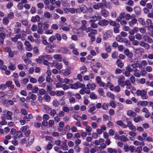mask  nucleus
I'll return each instance as SVG.
<instances>
[{
	"label": "nucleus",
	"instance_id": "obj_30",
	"mask_svg": "<svg viewBox=\"0 0 153 153\" xmlns=\"http://www.w3.org/2000/svg\"><path fill=\"white\" fill-rule=\"evenodd\" d=\"M104 142V140L102 138H100L99 140H96L94 142L95 144L97 146L100 145L101 143Z\"/></svg>",
	"mask_w": 153,
	"mask_h": 153
},
{
	"label": "nucleus",
	"instance_id": "obj_53",
	"mask_svg": "<svg viewBox=\"0 0 153 153\" xmlns=\"http://www.w3.org/2000/svg\"><path fill=\"white\" fill-rule=\"evenodd\" d=\"M90 97L92 99L95 100L97 98V96L93 92H91L90 94Z\"/></svg>",
	"mask_w": 153,
	"mask_h": 153
},
{
	"label": "nucleus",
	"instance_id": "obj_55",
	"mask_svg": "<svg viewBox=\"0 0 153 153\" xmlns=\"http://www.w3.org/2000/svg\"><path fill=\"white\" fill-rule=\"evenodd\" d=\"M135 13L137 14H139L140 12V8L138 7H136L134 9Z\"/></svg>",
	"mask_w": 153,
	"mask_h": 153
},
{
	"label": "nucleus",
	"instance_id": "obj_45",
	"mask_svg": "<svg viewBox=\"0 0 153 153\" xmlns=\"http://www.w3.org/2000/svg\"><path fill=\"white\" fill-rule=\"evenodd\" d=\"M17 48L21 50L22 51H24V49H22L23 44L20 41H18L17 42Z\"/></svg>",
	"mask_w": 153,
	"mask_h": 153
},
{
	"label": "nucleus",
	"instance_id": "obj_56",
	"mask_svg": "<svg viewBox=\"0 0 153 153\" xmlns=\"http://www.w3.org/2000/svg\"><path fill=\"white\" fill-rule=\"evenodd\" d=\"M85 129L86 132L90 133L92 130V128L90 126L88 125L85 126Z\"/></svg>",
	"mask_w": 153,
	"mask_h": 153
},
{
	"label": "nucleus",
	"instance_id": "obj_27",
	"mask_svg": "<svg viewBox=\"0 0 153 153\" xmlns=\"http://www.w3.org/2000/svg\"><path fill=\"white\" fill-rule=\"evenodd\" d=\"M54 59L59 61H61L62 60V56L59 54H55L53 56Z\"/></svg>",
	"mask_w": 153,
	"mask_h": 153
},
{
	"label": "nucleus",
	"instance_id": "obj_60",
	"mask_svg": "<svg viewBox=\"0 0 153 153\" xmlns=\"http://www.w3.org/2000/svg\"><path fill=\"white\" fill-rule=\"evenodd\" d=\"M56 114V111L54 109L51 110L50 112V115L53 117L55 116Z\"/></svg>",
	"mask_w": 153,
	"mask_h": 153
},
{
	"label": "nucleus",
	"instance_id": "obj_32",
	"mask_svg": "<svg viewBox=\"0 0 153 153\" xmlns=\"http://www.w3.org/2000/svg\"><path fill=\"white\" fill-rule=\"evenodd\" d=\"M153 148L152 145H150L149 148L146 146H144L143 148V150L145 152L147 153L149 150L152 149Z\"/></svg>",
	"mask_w": 153,
	"mask_h": 153
},
{
	"label": "nucleus",
	"instance_id": "obj_63",
	"mask_svg": "<svg viewBox=\"0 0 153 153\" xmlns=\"http://www.w3.org/2000/svg\"><path fill=\"white\" fill-rule=\"evenodd\" d=\"M110 106L113 108H115L116 107V104L113 100L111 101L110 102Z\"/></svg>",
	"mask_w": 153,
	"mask_h": 153
},
{
	"label": "nucleus",
	"instance_id": "obj_24",
	"mask_svg": "<svg viewBox=\"0 0 153 153\" xmlns=\"http://www.w3.org/2000/svg\"><path fill=\"white\" fill-rule=\"evenodd\" d=\"M116 124L118 125L121 126L122 128H126V125L123 123V121L121 120H119L117 121Z\"/></svg>",
	"mask_w": 153,
	"mask_h": 153
},
{
	"label": "nucleus",
	"instance_id": "obj_2",
	"mask_svg": "<svg viewBox=\"0 0 153 153\" xmlns=\"http://www.w3.org/2000/svg\"><path fill=\"white\" fill-rule=\"evenodd\" d=\"M69 86L70 88L72 89H76L81 88H85V84H81L79 82H76L74 84H69Z\"/></svg>",
	"mask_w": 153,
	"mask_h": 153
},
{
	"label": "nucleus",
	"instance_id": "obj_46",
	"mask_svg": "<svg viewBox=\"0 0 153 153\" xmlns=\"http://www.w3.org/2000/svg\"><path fill=\"white\" fill-rule=\"evenodd\" d=\"M147 64V63L146 61L143 60L141 62L140 64H139L140 66L141 65V66H140V68L142 67L143 66H145Z\"/></svg>",
	"mask_w": 153,
	"mask_h": 153
},
{
	"label": "nucleus",
	"instance_id": "obj_34",
	"mask_svg": "<svg viewBox=\"0 0 153 153\" xmlns=\"http://www.w3.org/2000/svg\"><path fill=\"white\" fill-rule=\"evenodd\" d=\"M133 120L135 122L137 123L143 120V117L141 116H137L134 117Z\"/></svg>",
	"mask_w": 153,
	"mask_h": 153
},
{
	"label": "nucleus",
	"instance_id": "obj_4",
	"mask_svg": "<svg viewBox=\"0 0 153 153\" xmlns=\"http://www.w3.org/2000/svg\"><path fill=\"white\" fill-rule=\"evenodd\" d=\"M112 33V30L107 31L103 35V39L106 40L108 38L111 37L113 35Z\"/></svg>",
	"mask_w": 153,
	"mask_h": 153
},
{
	"label": "nucleus",
	"instance_id": "obj_9",
	"mask_svg": "<svg viewBox=\"0 0 153 153\" xmlns=\"http://www.w3.org/2000/svg\"><path fill=\"white\" fill-rule=\"evenodd\" d=\"M125 77L123 76H121L118 78V85L124 87L125 85L124 84V80Z\"/></svg>",
	"mask_w": 153,
	"mask_h": 153
},
{
	"label": "nucleus",
	"instance_id": "obj_21",
	"mask_svg": "<svg viewBox=\"0 0 153 153\" xmlns=\"http://www.w3.org/2000/svg\"><path fill=\"white\" fill-rule=\"evenodd\" d=\"M101 13L102 15L105 18L108 17L109 15L108 12L105 9L102 10Z\"/></svg>",
	"mask_w": 153,
	"mask_h": 153
},
{
	"label": "nucleus",
	"instance_id": "obj_22",
	"mask_svg": "<svg viewBox=\"0 0 153 153\" xmlns=\"http://www.w3.org/2000/svg\"><path fill=\"white\" fill-rule=\"evenodd\" d=\"M71 92H69L68 93V96L69 98V102L71 103H74L75 102V99L74 97H71Z\"/></svg>",
	"mask_w": 153,
	"mask_h": 153
},
{
	"label": "nucleus",
	"instance_id": "obj_28",
	"mask_svg": "<svg viewBox=\"0 0 153 153\" xmlns=\"http://www.w3.org/2000/svg\"><path fill=\"white\" fill-rule=\"evenodd\" d=\"M137 21V20L135 18L133 19L131 21L128 22V24L130 27H133Z\"/></svg>",
	"mask_w": 153,
	"mask_h": 153
},
{
	"label": "nucleus",
	"instance_id": "obj_35",
	"mask_svg": "<svg viewBox=\"0 0 153 153\" xmlns=\"http://www.w3.org/2000/svg\"><path fill=\"white\" fill-rule=\"evenodd\" d=\"M55 8V7L52 5H49L45 7V9L46 10H48L50 11H52L54 10Z\"/></svg>",
	"mask_w": 153,
	"mask_h": 153
},
{
	"label": "nucleus",
	"instance_id": "obj_16",
	"mask_svg": "<svg viewBox=\"0 0 153 153\" xmlns=\"http://www.w3.org/2000/svg\"><path fill=\"white\" fill-rule=\"evenodd\" d=\"M34 140V137L32 135L30 136L28 139V143L27 144V146H30Z\"/></svg>",
	"mask_w": 153,
	"mask_h": 153
},
{
	"label": "nucleus",
	"instance_id": "obj_10",
	"mask_svg": "<svg viewBox=\"0 0 153 153\" xmlns=\"http://www.w3.org/2000/svg\"><path fill=\"white\" fill-rule=\"evenodd\" d=\"M3 112H4L6 113L5 117L6 119L7 120H11L12 117V116L13 115V113L9 111L5 110Z\"/></svg>",
	"mask_w": 153,
	"mask_h": 153
},
{
	"label": "nucleus",
	"instance_id": "obj_58",
	"mask_svg": "<svg viewBox=\"0 0 153 153\" xmlns=\"http://www.w3.org/2000/svg\"><path fill=\"white\" fill-rule=\"evenodd\" d=\"M102 108L104 110H107L108 108V105L106 103H104L102 106Z\"/></svg>",
	"mask_w": 153,
	"mask_h": 153
},
{
	"label": "nucleus",
	"instance_id": "obj_40",
	"mask_svg": "<svg viewBox=\"0 0 153 153\" xmlns=\"http://www.w3.org/2000/svg\"><path fill=\"white\" fill-rule=\"evenodd\" d=\"M120 140L124 142H126L128 140V138L124 135H122L120 136Z\"/></svg>",
	"mask_w": 153,
	"mask_h": 153
},
{
	"label": "nucleus",
	"instance_id": "obj_15",
	"mask_svg": "<svg viewBox=\"0 0 153 153\" xmlns=\"http://www.w3.org/2000/svg\"><path fill=\"white\" fill-rule=\"evenodd\" d=\"M109 23V22L106 19H103L102 20H99L98 23L99 25L100 26H106Z\"/></svg>",
	"mask_w": 153,
	"mask_h": 153
},
{
	"label": "nucleus",
	"instance_id": "obj_48",
	"mask_svg": "<svg viewBox=\"0 0 153 153\" xmlns=\"http://www.w3.org/2000/svg\"><path fill=\"white\" fill-rule=\"evenodd\" d=\"M106 96L112 99H114L115 98L114 95L110 92H107L106 94Z\"/></svg>",
	"mask_w": 153,
	"mask_h": 153
},
{
	"label": "nucleus",
	"instance_id": "obj_12",
	"mask_svg": "<svg viewBox=\"0 0 153 153\" xmlns=\"http://www.w3.org/2000/svg\"><path fill=\"white\" fill-rule=\"evenodd\" d=\"M24 44L25 46V49L27 51H30L32 50V46L28 41H26L25 42Z\"/></svg>",
	"mask_w": 153,
	"mask_h": 153
},
{
	"label": "nucleus",
	"instance_id": "obj_52",
	"mask_svg": "<svg viewBox=\"0 0 153 153\" xmlns=\"http://www.w3.org/2000/svg\"><path fill=\"white\" fill-rule=\"evenodd\" d=\"M135 37L136 39L138 40H141L142 37L141 35L139 33H137L135 35Z\"/></svg>",
	"mask_w": 153,
	"mask_h": 153
},
{
	"label": "nucleus",
	"instance_id": "obj_36",
	"mask_svg": "<svg viewBox=\"0 0 153 153\" xmlns=\"http://www.w3.org/2000/svg\"><path fill=\"white\" fill-rule=\"evenodd\" d=\"M105 49L106 51L108 52H110L111 51V49L108 43L105 42Z\"/></svg>",
	"mask_w": 153,
	"mask_h": 153
},
{
	"label": "nucleus",
	"instance_id": "obj_5",
	"mask_svg": "<svg viewBox=\"0 0 153 153\" xmlns=\"http://www.w3.org/2000/svg\"><path fill=\"white\" fill-rule=\"evenodd\" d=\"M134 55L137 58H140L144 52L143 51L141 50L139 48H136L134 50Z\"/></svg>",
	"mask_w": 153,
	"mask_h": 153
},
{
	"label": "nucleus",
	"instance_id": "obj_33",
	"mask_svg": "<svg viewBox=\"0 0 153 153\" xmlns=\"http://www.w3.org/2000/svg\"><path fill=\"white\" fill-rule=\"evenodd\" d=\"M125 86L126 85V88L130 89L131 88V82L129 80H126L124 82Z\"/></svg>",
	"mask_w": 153,
	"mask_h": 153
},
{
	"label": "nucleus",
	"instance_id": "obj_37",
	"mask_svg": "<svg viewBox=\"0 0 153 153\" xmlns=\"http://www.w3.org/2000/svg\"><path fill=\"white\" fill-rule=\"evenodd\" d=\"M43 98L45 101L48 102H50L51 99V97L48 94H45L43 97Z\"/></svg>",
	"mask_w": 153,
	"mask_h": 153
},
{
	"label": "nucleus",
	"instance_id": "obj_43",
	"mask_svg": "<svg viewBox=\"0 0 153 153\" xmlns=\"http://www.w3.org/2000/svg\"><path fill=\"white\" fill-rule=\"evenodd\" d=\"M32 118V114H29L27 116H25L23 117V119L25 120L26 121H29L30 119Z\"/></svg>",
	"mask_w": 153,
	"mask_h": 153
},
{
	"label": "nucleus",
	"instance_id": "obj_51",
	"mask_svg": "<svg viewBox=\"0 0 153 153\" xmlns=\"http://www.w3.org/2000/svg\"><path fill=\"white\" fill-rule=\"evenodd\" d=\"M63 111L65 112L68 113L70 111L69 108L67 106H65L62 108Z\"/></svg>",
	"mask_w": 153,
	"mask_h": 153
},
{
	"label": "nucleus",
	"instance_id": "obj_47",
	"mask_svg": "<svg viewBox=\"0 0 153 153\" xmlns=\"http://www.w3.org/2000/svg\"><path fill=\"white\" fill-rule=\"evenodd\" d=\"M9 22L8 17H4L3 19L2 23L4 25H7Z\"/></svg>",
	"mask_w": 153,
	"mask_h": 153
},
{
	"label": "nucleus",
	"instance_id": "obj_13",
	"mask_svg": "<svg viewBox=\"0 0 153 153\" xmlns=\"http://www.w3.org/2000/svg\"><path fill=\"white\" fill-rule=\"evenodd\" d=\"M96 85L94 83L91 84L89 83L86 85V89H91V91L94 90L96 88Z\"/></svg>",
	"mask_w": 153,
	"mask_h": 153
},
{
	"label": "nucleus",
	"instance_id": "obj_26",
	"mask_svg": "<svg viewBox=\"0 0 153 153\" xmlns=\"http://www.w3.org/2000/svg\"><path fill=\"white\" fill-rule=\"evenodd\" d=\"M65 126V123L63 122H60L59 123V126L58 127V130L59 131H61L63 129V128Z\"/></svg>",
	"mask_w": 153,
	"mask_h": 153
},
{
	"label": "nucleus",
	"instance_id": "obj_57",
	"mask_svg": "<svg viewBox=\"0 0 153 153\" xmlns=\"http://www.w3.org/2000/svg\"><path fill=\"white\" fill-rule=\"evenodd\" d=\"M39 90L38 88L37 87L34 86L32 89V92L34 93H36L38 92Z\"/></svg>",
	"mask_w": 153,
	"mask_h": 153
},
{
	"label": "nucleus",
	"instance_id": "obj_59",
	"mask_svg": "<svg viewBox=\"0 0 153 153\" xmlns=\"http://www.w3.org/2000/svg\"><path fill=\"white\" fill-rule=\"evenodd\" d=\"M46 92L45 89L41 88L39 90V93L41 95L45 94Z\"/></svg>",
	"mask_w": 153,
	"mask_h": 153
},
{
	"label": "nucleus",
	"instance_id": "obj_42",
	"mask_svg": "<svg viewBox=\"0 0 153 153\" xmlns=\"http://www.w3.org/2000/svg\"><path fill=\"white\" fill-rule=\"evenodd\" d=\"M107 151L110 153H117V151L116 149L111 148H108Z\"/></svg>",
	"mask_w": 153,
	"mask_h": 153
},
{
	"label": "nucleus",
	"instance_id": "obj_54",
	"mask_svg": "<svg viewBox=\"0 0 153 153\" xmlns=\"http://www.w3.org/2000/svg\"><path fill=\"white\" fill-rule=\"evenodd\" d=\"M28 128V127L27 126H22L20 128V131L23 132H25Z\"/></svg>",
	"mask_w": 153,
	"mask_h": 153
},
{
	"label": "nucleus",
	"instance_id": "obj_1",
	"mask_svg": "<svg viewBox=\"0 0 153 153\" xmlns=\"http://www.w3.org/2000/svg\"><path fill=\"white\" fill-rule=\"evenodd\" d=\"M147 91L144 90H137L136 92V94L137 96H140L143 100L147 99L148 97L146 95Z\"/></svg>",
	"mask_w": 153,
	"mask_h": 153
},
{
	"label": "nucleus",
	"instance_id": "obj_18",
	"mask_svg": "<svg viewBox=\"0 0 153 153\" xmlns=\"http://www.w3.org/2000/svg\"><path fill=\"white\" fill-rule=\"evenodd\" d=\"M139 45L147 49H149L150 47L148 43H145L143 41H140Z\"/></svg>",
	"mask_w": 153,
	"mask_h": 153
},
{
	"label": "nucleus",
	"instance_id": "obj_62",
	"mask_svg": "<svg viewBox=\"0 0 153 153\" xmlns=\"http://www.w3.org/2000/svg\"><path fill=\"white\" fill-rule=\"evenodd\" d=\"M13 3L12 2H8L6 5V7L8 9L11 8L13 6Z\"/></svg>",
	"mask_w": 153,
	"mask_h": 153
},
{
	"label": "nucleus",
	"instance_id": "obj_25",
	"mask_svg": "<svg viewBox=\"0 0 153 153\" xmlns=\"http://www.w3.org/2000/svg\"><path fill=\"white\" fill-rule=\"evenodd\" d=\"M45 56L42 55L40 56L38 59H36V61L39 63H41L43 62L45 59Z\"/></svg>",
	"mask_w": 153,
	"mask_h": 153
},
{
	"label": "nucleus",
	"instance_id": "obj_20",
	"mask_svg": "<svg viewBox=\"0 0 153 153\" xmlns=\"http://www.w3.org/2000/svg\"><path fill=\"white\" fill-rule=\"evenodd\" d=\"M40 18L38 15H36L31 17V21L33 22H38L40 21Z\"/></svg>",
	"mask_w": 153,
	"mask_h": 153
},
{
	"label": "nucleus",
	"instance_id": "obj_38",
	"mask_svg": "<svg viewBox=\"0 0 153 153\" xmlns=\"http://www.w3.org/2000/svg\"><path fill=\"white\" fill-rule=\"evenodd\" d=\"M116 64L117 66L120 68H122L124 65L121 61L119 59H118L117 61Z\"/></svg>",
	"mask_w": 153,
	"mask_h": 153
},
{
	"label": "nucleus",
	"instance_id": "obj_23",
	"mask_svg": "<svg viewBox=\"0 0 153 153\" xmlns=\"http://www.w3.org/2000/svg\"><path fill=\"white\" fill-rule=\"evenodd\" d=\"M79 7L80 11L84 13L87 12V8L85 5L82 4Z\"/></svg>",
	"mask_w": 153,
	"mask_h": 153
},
{
	"label": "nucleus",
	"instance_id": "obj_14",
	"mask_svg": "<svg viewBox=\"0 0 153 153\" xmlns=\"http://www.w3.org/2000/svg\"><path fill=\"white\" fill-rule=\"evenodd\" d=\"M67 142V141L66 140L62 141V144L61 146V149L62 150L66 151L68 149V148L66 145Z\"/></svg>",
	"mask_w": 153,
	"mask_h": 153
},
{
	"label": "nucleus",
	"instance_id": "obj_3",
	"mask_svg": "<svg viewBox=\"0 0 153 153\" xmlns=\"http://www.w3.org/2000/svg\"><path fill=\"white\" fill-rule=\"evenodd\" d=\"M125 118L127 123V125H126V128L128 127L129 129L135 131H136V128L135 126L133 125L130 121H129L128 118L125 117Z\"/></svg>",
	"mask_w": 153,
	"mask_h": 153
},
{
	"label": "nucleus",
	"instance_id": "obj_64",
	"mask_svg": "<svg viewBox=\"0 0 153 153\" xmlns=\"http://www.w3.org/2000/svg\"><path fill=\"white\" fill-rule=\"evenodd\" d=\"M30 81L31 83H35L37 82V80L35 78L31 77L30 79Z\"/></svg>",
	"mask_w": 153,
	"mask_h": 153
},
{
	"label": "nucleus",
	"instance_id": "obj_29",
	"mask_svg": "<svg viewBox=\"0 0 153 153\" xmlns=\"http://www.w3.org/2000/svg\"><path fill=\"white\" fill-rule=\"evenodd\" d=\"M134 72V75L137 77H139L140 76V73L139 71L137 69L135 68L133 70Z\"/></svg>",
	"mask_w": 153,
	"mask_h": 153
},
{
	"label": "nucleus",
	"instance_id": "obj_8",
	"mask_svg": "<svg viewBox=\"0 0 153 153\" xmlns=\"http://www.w3.org/2000/svg\"><path fill=\"white\" fill-rule=\"evenodd\" d=\"M71 68L70 67L68 66L65 69L62 70V72L63 74L65 76H68L71 73Z\"/></svg>",
	"mask_w": 153,
	"mask_h": 153
},
{
	"label": "nucleus",
	"instance_id": "obj_61",
	"mask_svg": "<svg viewBox=\"0 0 153 153\" xmlns=\"http://www.w3.org/2000/svg\"><path fill=\"white\" fill-rule=\"evenodd\" d=\"M138 21L142 25H144L145 23L144 19L142 18H139L138 19Z\"/></svg>",
	"mask_w": 153,
	"mask_h": 153
},
{
	"label": "nucleus",
	"instance_id": "obj_11",
	"mask_svg": "<svg viewBox=\"0 0 153 153\" xmlns=\"http://www.w3.org/2000/svg\"><path fill=\"white\" fill-rule=\"evenodd\" d=\"M106 147V144L104 142L101 143L100 146H97V151L98 153H100L103 149L105 148Z\"/></svg>",
	"mask_w": 153,
	"mask_h": 153
},
{
	"label": "nucleus",
	"instance_id": "obj_41",
	"mask_svg": "<svg viewBox=\"0 0 153 153\" xmlns=\"http://www.w3.org/2000/svg\"><path fill=\"white\" fill-rule=\"evenodd\" d=\"M9 69L11 71H14L16 68V66L13 64L10 63L8 66Z\"/></svg>",
	"mask_w": 153,
	"mask_h": 153
},
{
	"label": "nucleus",
	"instance_id": "obj_19",
	"mask_svg": "<svg viewBox=\"0 0 153 153\" xmlns=\"http://www.w3.org/2000/svg\"><path fill=\"white\" fill-rule=\"evenodd\" d=\"M127 114L128 116L132 117H135L137 115L136 112L132 110H128L127 112Z\"/></svg>",
	"mask_w": 153,
	"mask_h": 153
},
{
	"label": "nucleus",
	"instance_id": "obj_7",
	"mask_svg": "<svg viewBox=\"0 0 153 153\" xmlns=\"http://www.w3.org/2000/svg\"><path fill=\"white\" fill-rule=\"evenodd\" d=\"M96 80L97 84L100 87H105V83L101 80V78L99 76H97L96 78Z\"/></svg>",
	"mask_w": 153,
	"mask_h": 153
},
{
	"label": "nucleus",
	"instance_id": "obj_17",
	"mask_svg": "<svg viewBox=\"0 0 153 153\" xmlns=\"http://www.w3.org/2000/svg\"><path fill=\"white\" fill-rule=\"evenodd\" d=\"M148 103V102L146 101H139L137 102V105L139 107L140 106H145L147 105Z\"/></svg>",
	"mask_w": 153,
	"mask_h": 153
},
{
	"label": "nucleus",
	"instance_id": "obj_44",
	"mask_svg": "<svg viewBox=\"0 0 153 153\" xmlns=\"http://www.w3.org/2000/svg\"><path fill=\"white\" fill-rule=\"evenodd\" d=\"M44 17L48 19H50L51 17V14L48 11H45L44 13Z\"/></svg>",
	"mask_w": 153,
	"mask_h": 153
},
{
	"label": "nucleus",
	"instance_id": "obj_49",
	"mask_svg": "<svg viewBox=\"0 0 153 153\" xmlns=\"http://www.w3.org/2000/svg\"><path fill=\"white\" fill-rule=\"evenodd\" d=\"M64 94V92L62 91H56V95L57 96L60 97L63 95Z\"/></svg>",
	"mask_w": 153,
	"mask_h": 153
},
{
	"label": "nucleus",
	"instance_id": "obj_6",
	"mask_svg": "<svg viewBox=\"0 0 153 153\" xmlns=\"http://www.w3.org/2000/svg\"><path fill=\"white\" fill-rule=\"evenodd\" d=\"M101 19V17L100 16H97L95 15H94L90 17V22H94L96 20L99 21Z\"/></svg>",
	"mask_w": 153,
	"mask_h": 153
},
{
	"label": "nucleus",
	"instance_id": "obj_50",
	"mask_svg": "<svg viewBox=\"0 0 153 153\" xmlns=\"http://www.w3.org/2000/svg\"><path fill=\"white\" fill-rule=\"evenodd\" d=\"M53 105L55 107H57L59 104L58 101L56 99L54 100L52 102Z\"/></svg>",
	"mask_w": 153,
	"mask_h": 153
},
{
	"label": "nucleus",
	"instance_id": "obj_39",
	"mask_svg": "<svg viewBox=\"0 0 153 153\" xmlns=\"http://www.w3.org/2000/svg\"><path fill=\"white\" fill-rule=\"evenodd\" d=\"M72 27L71 25H69L68 27H63L62 26L60 29H62V30L66 31H68L70 30V29H72Z\"/></svg>",
	"mask_w": 153,
	"mask_h": 153
},
{
	"label": "nucleus",
	"instance_id": "obj_31",
	"mask_svg": "<svg viewBox=\"0 0 153 153\" xmlns=\"http://www.w3.org/2000/svg\"><path fill=\"white\" fill-rule=\"evenodd\" d=\"M12 82L10 80L7 81L6 82V85L7 87H9L11 89H13L14 88V85H12Z\"/></svg>",
	"mask_w": 153,
	"mask_h": 153
}]
</instances>
